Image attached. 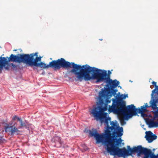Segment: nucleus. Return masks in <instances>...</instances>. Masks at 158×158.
<instances>
[{
    "mask_svg": "<svg viewBox=\"0 0 158 158\" xmlns=\"http://www.w3.org/2000/svg\"><path fill=\"white\" fill-rule=\"evenodd\" d=\"M122 96H123V95H121L120 96V98L123 100V99H125L126 97H127L128 95L127 94H124L123 97H122Z\"/></svg>",
    "mask_w": 158,
    "mask_h": 158,
    "instance_id": "nucleus-26",
    "label": "nucleus"
},
{
    "mask_svg": "<svg viewBox=\"0 0 158 158\" xmlns=\"http://www.w3.org/2000/svg\"><path fill=\"white\" fill-rule=\"evenodd\" d=\"M138 113L141 114V116L143 117H147L148 116L147 114L144 113V112H143L141 113Z\"/></svg>",
    "mask_w": 158,
    "mask_h": 158,
    "instance_id": "nucleus-25",
    "label": "nucleus"
},
{
    "mask_svg": "<svg viewBox=\"0 0 158 158\" xmlns=\"http://www.w3.org/2000/svg\"><path fill=\"white\" fill-rule=\"evenodd\" d=\"M91 113L92 114L94 118V119L97 121L100 120V119L102 118V113L98 106L94 107Z\"/></svg>",
    "mask_w": 158,
    "mask_h": 158,
    "instance_id": "nucleus-9",
    "label": "nucleus"
},
{
    "mask_svg": "<svg viewBox=\"0 0 158 158\" xmlns=\"http://www.w3.org/2000/svg\"><path fill=\"white\" fill-rule=\"evenodd\" d=\"M104 105V107H102V106H98L101 113H102L103 112L106 111L107 109V104H105Z\"/></svg>",
    "mask_w": 158,
    "mask_h": 158,
    "instance_id": "nucleus-17",
    "label": "nucleus"
},
{
    "mask_svg": "<svg viewBox=\"0 0 158 158\" xmlns=\"http://www.w3.org/2000/svg\"><path fill=\"white\" fill-rule=\"evenodd\" d=\"M138 113H141L143 112H146L147 110V109L145 108L144 106H141V109H138Z\"/></svg>",
    "mask_w": 158,
    "mask_h": 158,
    "instance_id": "nucleus-20",
    "label": "nucleus"
},
{
    "mask_svg": "<svg viewBox=\"0 0 158 158\" xmlns=\"http://www.w3.org/2000/svg\"><path fill=\"white\" fill-rule=\"evenodd\" d=\"M154 99H158V94H157L156 95H155V97H154ZM158 104V102H156V104Z\"/></svg>",
    "mask_w": 158,
    "mask_h": 158,
    "instance_id": "nucleus-27",
    "label": "nucleus"
},
{
    "mask_svg": "<svg viewBox=\"0 0 158 158\" xmlns=\"http://www.w3.org/2000/svg\"><path fill=\"white\" fill-rule=\"evenodd\" d=\"M51 141L55 147L60 148L62 146V143L60 137L59 136L55 135L52 138Z\"/></svg>",
    "mask_w": 158,
    "mask_h": 158,
    "instance_id": "nucleus-12",
    "label": "nucleus"
},
{
    "mask_svg": "<svg viewBox=\"0 0 158 158\" xmlns=\"http://www.w3.org/2000/svg\"><path fill=\"white\" fill-rule=\"evenodd\" d=\"M113 103H116L114 106L110 107L108 111L109 112H113L116 114H121L125 106L126 102L120 98H118L117 100L115 99H113Z\"/></svg>",
    "mask_w": 158,
    "mask_h": 158,
    "instance_id": "nucleus-6",
    "label": "nucleus"
},
{
    "mask_svg": "<svg viewBox=\"0 0 158 158\" xmlns=\"http://www.w3.org/2000/svg\"><path fill=\"white\" fill-rule=\"evenodd\" d=\"M38 52H35V53H33L30 54H24L26 62L30 60H34V56H38Z\"/></svg>",
    "mask_w": 158,
    "mask_h": 158,
    "instance_id": "nucleus-15",
    "label": "nucleus"
},
{
    "mask_svg": "<svg viewBox=\"0 0 158 158\" xmlns=\"http://www.w3.org/2000/svg\"><path fill=\"white\" fill-rule=\"evenodd\" d=\"M10 67V64L7 63L6 58L0 57V70H2L3 67L7 70H9Z\"/></svg>",
    "mask_w": 158,
    "mask_h": 158,
    "instance_id": "nucleus-10",
    "label": "nucleus"
},
{
    "mask_svg": "<svg viewBox=\"0 0 158 158\" xmlns=\"http://www.w3.org/2000/svg\"><path fill=\"white\" fill-rule=\"evenodd\" d=\"M10 66L11 65L13 68L15 69H17L18 66L14 64L13 63H10Z\"/></svg>",
    "mask_w": 158,
    "mask_h": 158,
    "instance_id": "nucleus-24",
    "label": "nucleus"
},
{
    "mask_svg": "<svg viewBox=\"0 0 158 158\" xmlns=\"http://www.w3.org/2000/svg\"><path fill=\"white\" fill-rule=\"evenodd\" d=\"M146 135L145 137L146 138V140H148V143H151L152 140V138L151 135H152V132L151 131H146Z\"/></svg>",
    "mask_w": 158,
    "mask_h": 158,
    "instance_id": "nucleus-16",
    "label": "nucleus"
},
{
    "mask_svg": "<svg viewBox=\"0 0 158 158\" xmlns=\"http://www.w3.org/2000/svg\"><path fill=\"white\" fill-rule=\"evenodd\" d=\"M154 114V117L155 118H158V107H157L156 110L152 111Z\"/></svg>",
    "mask_w": 158,
    "mask_h": 158,
    "instance_id": "nucleus-21",
    "label": "nucleus"
},
{
    "mask_svg": "<svg viewBox=\"0 0 158 158\" xmlns=\"http://www.w3.org/2000/svg\"><path fill=\"white\" fill-rule=\"evenodd\" d=\"M2 131H0V144H2L6 142V140L4 138L3 135L2 133Z\"/></svg>",
    "mask_w": 158,
    "mask_h": 158,
    "instance_id": "nucleus-18",
    "label": "nucleus"
},
{
    "mask_svg": "<svg viewBox=\"0 0 158 158\" xmlns=\"http://www.w3.org/2000/svg\"><path fill=\"white\" fill-rule=\"evenodd\" d=\"M41 56H36L35 59H34V60L28 61L26 62V63L28 64L30 66H33L35 67L39 66L44 69L51 68L54 69V70H59L61 68L66 69L72 68L70 72L71 73H73L74 75L75 74V72L76 71L78 64L74 62H70L66 61L63 58H61L56 60H52L48 64H46L42 62L37 63L38 61L41 60Z\"/></svg>",
    "mask_w": 158,
    "mask_h": 158,
    "instance_id": "nucleus-4",
    "label": "nucleus"
},
{
    "mask_svg": "<svg viewBox=\"0 0 158 158\" xmlns=\"http://www.w3.org/2000/svg\"><path fill=\"white\" fill-rule=\"evenodd\" d=\"M116 137L112 139L106 145V150L110 155L114 156H117L118 157H125L136 153L138 156L144 154V156L143 158H157V156L154 154L150 149L143 147L140 145L134 147L132 148H131L130 146H128L127 149L124 147L120 148L118 146L121 144L122 140L120 137L119 138Z\"/></svg>",
    "mask_w": 158,
    "mask_h": 158,
    "instance_id": "nucleus-2",
    "label": "nucleus"
},
{
    "mask_svg": "<svg viewBox=\"0 0 158 158\" xmlns=\"http://www.w3.org/2000/svg\"><path fill=\"white\" fill-rule=\"evenodd\" d=\"M138 113V109L133 104L125 106L121 113L124 116V119L127 120L133 115H136Z\"/></svg>",
    "mask_w": 158,
    "mask_h": 158,
    "instance_id": "nucleus-7",
    "label": "nucleus"
},
{
    "mask_svg": "<svg viewBox=\"0 0 158 158\" xmlns=\"http://www.w3.org/2000/svg\"><path fill=\"white\" fill-rule=\"evenodd\" d=\"M101 90L102 91L99 93V104L101 106H102L104 104V100L102 98L103 97L104 98H106V97H108L110 95L109 94L103 90V89H102Z\"/></svg>",
    "mask_w": 158,
    "mask_h": 158,
    "instance_id": "nucleus-13",
    "label": "nucleus"
},
{
    "mask_svg": "<svg viewBox=\"0 0 158 158\" xmlns=\"http://www.w3.org/2000/svg\"><path fill=\"white\" fill-rule=\"evenodd\" d=\"M130 81H131V82H132V81H131V80H130Z\"/></svg>",
    "mask_w": 158,
    "mask_h": 158,
    "instance_id": "nucleus-35",
    "label": "nucleus"
},
{
    "mask_svg": "<svg viewBox=\"0 0 158 158\" xmlns=\"http://www.w3.org/2000/svg\"><path fill=\"white\" fill-rule=\"evenodd\" d=\"M111 96H109L108 97H106V98H104L105 99H106V103L105 104H107L108 103L110 102V101L108 99Z\"/></svg>",
    "mask_w": 158,
    "mask_h": 158,
    "instance_id": "nucleus-22",
    "label": "nucleus"
},
{
    "mask_svg": "<svg viewBox=\"0 0 158 158\" xmlns=\"http://www.w3.org/2000/svg\"><path fill=\"white\" fill-rule=\"evenodd\" d=\"M158 102V100L155 99L154 97L151 96V99L149 102L150 105L148 106L147 103H146L145 105V107L147 109V108L151 107L153 110L157 109V108L156 102Z\"/></svg>",
    "mask_w": 158,
    "mask_h": 158,
    "instance_id": "nucleus-11",
    "label": "nucleus"
},
{
    "mask_svg": "<svg viewBox=\"0 0 158 158\" xmlns=\"http://www.w3.org/2000/svg\"><path fill=\"white\" fill-rule=\"evenodd\" d=\"M75 75L77 80L82 81L83 80L85 81L97 79L96 83L105 81L107 84L103 90L109 94L110 96H114L118 91L117 89L114 88L119 84L118 81L115 79L112 80L110 76H107V71L104 70L99 69L94 67H91L87 64L82 66L78 64Z\"/></svg>",
    "mask_w": 158,
    "mask_h": 158,
    "instance_id": "nucleus-1",
    "label": "nucleus"
},
{
    "mask_svg": "<svg viewBox=\"0 0 158 158\" xmlns=\"http://www.w3.org/2000/svg\"><path fill=\"white\" fill-rule=\"evenodd\" d=\"M120 122H121V123L122 124L123 123L124 124H125L126 123L125 122V121H124V120L123 119H121L120 120Z\"/></svg>",
    "mask_w": 158,
    "mask_h": 158,
    "instance_id": "nucleus-28",
    "label": "nucleus"
},
{
    "mask_svg": "<svg viewBox=\"0 0 158 158\" xmlns=\"http://www.w3.org/2000/svg\"><path fill=\"white\" fill-rule=\"evenodd\" d=\"M111 119L109 117H106L104 119V122L106 126L105 133L100 134L98 133L96 129L92 128V130H89V134L90 136L95 138L97 143H102L106 146L115 137L122 136L123 131L122 127H120L116 123L113 121L110 122L111 127L109 126L108 120Z\"/></svg>",
    "mask_w": 158,
    "mask_h": 158,
    "instance_id": "nucleus-3",
    "label": "nucleus"
},
{
    "mask_svg": "<svg viewBox=\"0 0 158 158\" xmlns=\"http://www.w3.org/2000/svg\"><path fill=\"white\" fill-rule=\"evenodd\" d=\"M108 75L107 74V76L109 75L110 76V75L111 74V73L110 72V70H108ZM107 77V76L106 77Z\"/></svg>",
    "mask_w": 158,
    "mask_h": 158,
    "instance_id": "nucleus-30",
    "label": "nucleus"
},
{
    "mask_svg": "<svg viewBox=\"0 0 158 158\" xmlns=\"http://www.w3.org/2000/svg\"><path fill=\"white\" fill-rule=\"evenodd\" d=\"M156 118L154 117V118L152 119H148L146 120V123L148 125L149 127L152 128L158 127V122L154 121V120Z\"/></svg>",
    "mask_w": 158,
    "mask_h": 158,
    "instance_id": "nucleus-14",
    "label": "nucleus"
},
{
    "mask_svg": "<svg viewBox=\"0 0 158 158\" xmlns=\"http://www.w3.org/2000/svg\"><path fill=\"white\" fill-rule=\"evenodd\" d=\"M118 87H119V88H121V86H118Z\"/></svg>",
    "mask_w": 158,
    "mask_h": 158,
    "instance_id": "nucleus-34",
    "label": "nucleus"
},
{
    "mask_svg": "<svg viewBox=\"0 0 158 158\" xmlns=\"http://www.w3.org/2000/svg\"><path fill=\"white\" fill-rule=\"evenodd\" d=\"M152 84L155 86V87H156V83L154 81H153L152 82Z\"/></svg>",
    "mask_w": 158,
    "mask_h": 158,
    "instance_id": "nucleus-29",
    "label": "nucleus"
},
{
    "mask_svg": "<svg viewBox=\"0 0 158 158\" xmlns=\"http://www.w3.org/2000/svg\"><path fill=\"white\" fill-rule=\"evenodd\" d=\"M33 69H37V68H35V67H33Z\"/></svg>",
    "mask_w": 158,
    "mask_h": 158,
    "instance_id": "nucleus-31",
    "label": "nucleus"
},
{
    "mask_svg": "<svg viewBox=\"0 0 158 158\" xmlns=\"http://www.w3.org/2000/svg\"><path fill=\"white\" fill-rule=\"evenodd\" d=\"M151 136L152 137V140L153 141L154 140H155L157 138V136L155 135V134H153V133H152V135H151Z\"/></svg>",
    "mask_w": 158,
    "mask_h": 158,
    "instance_id": "nucleus-23",
    "label": "nucleus"
},
{
    "mask_svg": "<svg viewBox=\"0 0 158 158\" xmlns=\"http://www.w3.org/2000/svg\"><path fill=\"white\" fill-rule=\"evenodd\" d=\"M99 40H101V41H102V39H99Z\"/></svg>",
    "mask_w": 158,
    "mask_h": 158,
    "instance_id": "nucleus-33",
    "label": "nucleus"
},
{
    "mask_svg": "<svg viewBox=\"0 0 158 158\" xmlns=\"http://www.w3.org/2000/svg\"><path fill=\"white\" fill-rule=\"evenodd\" d=\"M107 115V113L103 112L101 114L102 118L100 119V121L101 123H102L104 122V119L106 117Z\"/></svg>",
    "mask_w": 158,
    "mask_h": 158,
    "instance_id": "nucleus-19",
    "label": "nucleus"
},
{
    "mask_svg": "<svg viewBox=\"0 0 158 158\" xmlns=\"http://www.w3.org/2000/svg\"><path fill=\"white\" fill-rule=\"evenodd\" d=\"M17 49H15V50H14V51H17Z\"/></svg>",
    "mask_w": 158,
    "mask_h": 158,
    "instance_id": "nucleus-32",
    "label": "nucleus"
},
{
    "mask_svg": "<svg viewBox=\"0 0 158 158\" xmlns=\"http://www.w3.org/2000/svg\"><path fill=\"white\" fill-rule=\"evenodd\" d=\"M6 59L7 63L10 62H13L16 63H26L24 54H18L17 55L11 54L9 57H6Z\"/></svg>",
    "mask_w": 158,
    "mask_h": 158,
    "instance_id": "nucleus-8",
    "label": "nucleus"
},
{
    "mask_svg": "<svg viewBox=\"0 0 158 158\" xmlns=\"http://www.w3.org/2000/svg\"><path fill=\"white\" fill-rule=\"evenodd\" d=\"M17 119L19 121L20 125L17 126V123L15 122L12 126H9L8 124H7L5 127V131L6 132L9 131L11 135H13L15 134L18 135L20 134L21 132L19 129H22L23 127L26 128L27 127L26 123L23 122L21 118H19L16 115H14L12 118L13 120H15Z\"/></svg>",
    "mask_w": 158,
    "mask_h": 158,
    "instance_id": "nucleus-5",
    "label": "nucleus"
}]
</instances>
